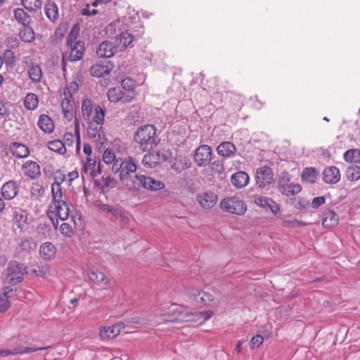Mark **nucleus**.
Here are the masks:
<instances>
[{"label":"nucleus","mask_w":360,"mask_h":360,"mask_svg":"<svg viewBox=\"0 0 360 360\" xmlns=\"http://www.w3.org/2000/svg\"><path fill=\"white\" fill-rule=\"evenodd\" d=\"M220 207L225 212L239 215L244 214L246 210L245 203L236 196L223 199L220 202Z\"/></svg>","instance_id":"obj_5"},{"label":"nucleus","mask_w":360,"mask_h":360,"mask_svg":"<svg viewBox=\"0 0 360 360\" xmlns=\"http://www.w3.org/2000/svg\"><path fill=\"white\" fill-rule=\"evenodd\" d=\"M319 172L314 167H306L303 169L301 178L303 181L314 184L318 178Z\"/></svg>","instance_id":"obj_37"},{"label":"nucleus","mask_w":360,"mask_h":360,"mask_svg":"<svg viewBox=\"0 0 360 360\" xmlns=\"http://www.w3.org/2000/svg\"><path fill=\"white\" fill-rule=\"evenodd\" d=\"M21 4L27 11L30 12H36L42 6L41 0H21Z\"/></svg>","instance_id":"obj_48"},{"label":"nucleus","mask_w":360,"mask_h":360,"mask_svg":"<svg viewBox=\"0 0 360 360\" xmlns=\"http://www.w3.org/2000/svg\"><path fill=\"white\" fill-rule=\"evenodd\" d=\"M134 81L129 77L122 80L121 88L126 92H135L134 91Z\"/></svg>","instance_id":"obj_55"},{"label":"nucleus","mask_w":360,"mask_h":360,"mask_svg":"<svg viewBox=\"0 0 360 360\" xmlns=\"http://www.w3.org/2000/svg\"><path fill=\"white\" fill-rule=\"evenodd\" d=\"M344 160L347 162L360 163V150H347L343 155Z\"/></svg>","instance_id":"obj_47"},{"label":"nucleus","mask_w":360,"mask_h":360,"mask_svg":"<svg viewBox=\"0 0 360 360\" xmlns=\"http://www.w3.org/2000/svg\"><path fill=\"white\" fill-rule=\"evenodd\" d=\"M134 40H135V37L125 29L116 36L115 43L117 49L122 51L129 46H133Z\"/></svg>","instance_id":"obj_17"},{"label":"nucleus","mask_w":360,"mask_h":360,"mask_svg":"<svg viewBox=\"0 0 360 360\" xmlns=\"http://www.w3.org/2000/svg\"><path fill=\"white\" fill-rule=\"evenodd\" d=\"M75 27L68 34L66 42L69 51L65 53V57L71 62L80 60L84 51V42L82 40H77V32H75Z\"/></svg>","instance_id":"obj_2"},{"label":"nucleus","mask_w":360,"mask_h":360,"mask_svg":"<svg viewBox=\"0 0 360 360\" xmlns=\"http://www.w3.org/2000/svg\"><path fill=\"white\" fill-rule=\"evenodd\" d=\"M10 103L8 101H0V117L7 120L10 115Z\"/></svg>","instance_id":"obj_54"},{"label":"nucleus","mask_w":360,"mask_h":360,"mask_svg":"<svg viewBox=\"0 0 360 360\" xmlns=\"http://www.w3.org/2000/svg\"><path fill=\"white\" fill-rule=\"evenodd\" d=\"M108 98L110 102H122L123 103H129L135 97V92H126L121 87H114L110 89L107 93Z\"/></svg>","instance_id":"obj_9"},{"label":"nucleus","mask_w":360,"mask_h":360,"mask_svg":"<svg viewBox=\"0 0 360 360\" xmlns=\"http://www.w3.org/2000/svg\"><path fill=\"white\" fill-rule=\"evenodd\" d=\"M101 174V162L97 163L96 158L87 157L86 162H84L81 171V175L83 179L85 178L94 179Z\"/></svg>","instance_id":"obj_6"},{"label":"nucleus","mask_w":360,"mask_h":360,"mask_svg":"<svg viewBox=\"0 0 360 360\" xmlns=\"http://www.w3.org/2000/svg\"><path fill=\"white\" fill-rule=\"evenodd\" d=\"M19 186L16 181L11 180L5 183L1 190V193L5 200H12L18 193Z\"/></svg>","instance_id":"obj_18"},{"label":"nucleus","mask_w":360,"mask_h":360,"mask_svg":"<svg viewBox=\"0 0 360 360\" xmlns=\"http://www.w3.org/2000/svg\"><path fill=\"white\" fill-rule=\"evenodd\" d=\"M37 125L41 131L46 134L53 132L54 129L53 120L46 115H41L39 116Z\"/></svg>","instance_id":"obj_33"},{"label":"nucleus","mask_w":360,"mask_h":360,"mask_svg":"<svg viewBox=\"0 0 360 360\" xmlns=\"http://www.w3.org/2000/svg\"><path fill=\"white\" fill-rule=\"evenodd\" d=\"M39 103L37 96L34 93H28L24 98V105L29 110H35Z\"/></svg>","instance_id":"obj_44"},{"label":"nucleus","mask_w":360,"mask_h":360,"mask_svg":"<svg viewBox=\"0 0 360 360\" xmlns=\"http://www.w3.org/2000/svg\"><path fill=\"white\" fill-rule=\"evenodd\" d=\"M345 176L351 181L359 180L360 179V167L357 165L348 167L345 172Z\"/></svg>","instance_id":"obj_49"},{"label":"nucleus","mask_w":360,"mask_h":360,"mask_svg":"<svg viewBox=\"0 0 360 360\" xmlns=\"http://www.w3.org/2000/svg\"><path fill=\"white\" fill-rule=\"evenodd\" d=\"M59 228L60 232L65 237H71L76 231V226H54L57 230Z\"/></svg>","instance_id":"obj_57"},{"label":"nucleus","mask_w":360,"mask_h":360,"mask_svg":"<svg viewBox=\"0 0 360 360\" xmlns=\"http://www.w3.org/2000/svg\"><path fill=\"white\" fill-rule=\"evenodd\" d=\"M201 290L195 288H188L187 290V295L191 300L198 304L199 301L201 300Z\"/></svg>","instance_id":"obj_53"},{"label":"nucleus","mask_w":360,"mask_h":360,"mask_svg":"<svg viewBox=\"0 0 360 360\" xmlns=\"http://www.w3.org/2000/svg\"><path fill=\"white\" fill-rule=\"evenodd\" d=\"M117 46L109 41H105L100 44L97 50L96 54L99 58H110L117 51Z\"/></svg>","instance_id":"obj_19"},{"label":"nucleus","mask_w":360,"mask_h":360,"mask_svg":"<svg viewBox=\"0 0 360 360\" xmlns=\"http://www.w3.org/2000/svg\"><path fill=\"white\" fill-rule=\"evenodd\" d=\"M196 200L202 208L210 210L217 204L218 196L214 192L205 191L198 193Z\"/></svg>","instance_id":"obj_11"},{"label":"nucleus","mask_w":360,"mask_h":360,"mask_svg":"<svg viewBox=\"0 0 360 360\" xmlns=\"http://www.w3.org/2000/svg\"><path fill=\"white\" fill-rule=\"evenodd\" d=\"M12 217L13 224L17 225H24L32 223L33 217L25 210L20 207H15L12 210Z\"/></svg>","instance_id":"obj_15"},{"label":"nucleus","mask_w":360,"mask_h":360,"mask_svg":"<svg viewBox=\"0 0 360 360\" xmlns=\"http://www.w3.org/2000/svg\"><path fill=\"white\" fill-rule=\"evenodd\" d=\"M217 150L220 156L228 158L233 156L236 152V148L233 143L224 141L218 146Z\"/></svg>","instance_id":"obj_28"},{"label":"nucleus","mask_w":360,"mask_h":360,"mask_svg":"<svg viewBox=\"0 0 360 360\" xmlns=\"http://www.w3.org/2000/svg\"><path fill=\"white\" fill-rule=\"evenodd\" d=\"M256 185L259 188L269 186L274 181V174L271 167L262 166L258 167L255 175Z\"/></svg>","instance_id":"obj_8"},{"label":"nucleus","mask_w":360,"mask_h":360,"mask_svg":"<svg viewBox=\"0 0 360 360\" xmlns=\"http://www.w3.org/2000/svg\"><path fill=\"white\" fill-rule=\"evenodd\" d=\"M49 347H23L18 346L13 349H0V357H6L8 355L23 354L27 353H32L38 350H45L49 349Z\"/></svg>","instance_id":"obj_14"},{"label":"nucleus","mask_w":360,"mask_h":360,"mask_svg":"<svg viewBox=\"0 0 360 360\" xmlns=\"http://www.w3.org/2000/svg\"><path fill=\"white\" fill-rule=\"evenodd\" d=\"M44 13L51 22H56L59 18V12L57 4L52 0H48L44 5Z\"/></svg>","instance_id":"obj_22"},{"label":"nucleus","mask_w":360,"mask_h":360,"mask_svg":"<svg viewBox=\"0 0 360 360\" xmlns=\"http://www.w3.org/2000/svg\"><path fill=\"white\" fill-rule=\"evenodd\" d=\"M126 29L123 20L118 19L110 22L107 25L105 31L108 35H114L117 32L120 33L121 31H124Z\"/></svg>","instance_id":"obj_39"},{"label":"nucleus","mask_w":360,"mask_h":360,"mask_svg":"<svg viewBox=\"0 0 360 360\" xmlns=\"http://www.w3.org/2000/svg\"><path fill=\"white\" fill-rule=\"evenodd\" d=\"M105 115V110L100 105H97L94 108V113L92 119L87 122L89 127L87 129L88 135L91 138H96L98 134V125H102L104 122Z\"/></svg>","instance_id":"obj_7"},{"label":"nucleus","mask_w":360,"mask_h":360,"mask_svg":"<svg viewBox=\"0 0 360 360\" xmlns=\"http://www.w3.org/2000/svg\"><path fill=\"white\" fill-rule=\"evenodd\" d=\"M291 175L287 172H281L278 181V188H280L281 187V185H287L290 184V181L291 180Z\"/></svg>","instance_id":"obj_59"},{"label":"nucleus","mask_w":360,"mask_h":360,"mask_svg":"<svg viewBox=\"0 0 360 360\" xmlns=\"http://www.w3.org/2000/svg\"><path fill=\"white\" fill-rule=\"evenodd\" d=\"M14 18L22 26L29 25L31 22L30 16L22 8H15L13 11Z\"/></svg>","instance_id":"obj_40"},{"label":"nucleus","mask_w":360,"mask_h":360,"mask_svg":"<svg viewBox=\"0 0 360 360\" xmlns=\"http://www.w3.org/2000/svg\"><path fill=\"white\" fill-rule=\"evenodd\" d=\"M94 0H86L84 6L81 9L80 13L84 16H91L96 15L98 11L95 8L98 5H93Z\"/></svg>","instance_id":"obj_46"},{"label":"nucleus","mask_w":360,"mask_h":360,"mask_svg":"<svg viewBox=\"0 0 360 360\" xmlns=\"http://www.w3.org/2000/svg\"><path fill=\"white\" fill-rule=\"evenodd\" d=\"M4 58L6 65H8L10 67H13L15 64V58L13 51L10 50H7L4 53Z\"/></svg>","instance_id":"obj_61"},{"label":"nucleus","mask_w":360,"mask_h":360,"mask_svg":"<svg viewBox=\"0 0 360 360\" xmlns=\"http://www.w3.org/2000/svg\"><path fill=\"white\" fill-rule=\"evenodd\" d=\"M37 248V243L31 237H25L20 239L18 243L16 253L19 254L22 252H30Z\"/></svg>","instance_id":"obj_29"},{"label":"nucleus","mask_w":360,"mask_h":360,"mask_svg":"<svg viewBox=\"0 0 360 360\" xmlns=\"http://www.w3.org/2000/svg\"><path fill=\"white\" fill-rule=\"evenodd\" d=\"M68 28L67 22H60L54 32L53 37L56 40H61L65 35Z\"/></svg>","instance_id":"obj_52"},{"label":"nucleus","mask_w":360,"mask_h":360,"mask_svg":"<svg viewBox=\"0 0 360 360\" xmlns=\"http://www.w3.org/2000/svg\"><path fill=\"white\" fill-rule=\"evenodd\" d=\"M39 253L44 260L49 261L55 258L56 255V248L53 243L46 242L40 246Z\"/></svg>","instance_id":"obj_27"},{"label":"nucleus","mask_w":360,"mask_h":360,"mask_svg":"<svg viewBox=\"0 0 360 360\" xmlns=\"http://www.w3.org/2000/svg\"><path fill=\"white\" fill-rule=\"evenodd\" d=\"M271 199L267 197H262V196H258L256 197L255 199V202L261 207H263L264 209H268V206L269 205V203L271 202Z\"/></svg>","instance_id":"obj_62"},{"label":"nucleus","mask_w":360,"mask_h":360,"mask_svg":"<svg viewBox=\"0 0 360 360\" xmlns=\"http://www.w3.org/2000/svg\"><path fill=\"white\" fill-rule=\"evenodd\" d=\"M9 149L12 155L18 158H25L30 153L27 146L18 142L11 143Z\"/></svg>","instance_id":"obj_23"},{"label":"nucleus","mask_w":360,"mask_h":360,"mask_svg":"<svg viewBox=\"0 0 360 360\" xmlns=\"http://www.w3.org/2000/svg\"><path fill=\"white\" fill-rule=\"evenodd\" d=\"M122 164L121 172L119 176L120 180L124 181L131 177L132 174L135 173L137 166L134 160L131 157L123 159Z\"/></svg>","instance_id":"obj_16"},{"label":"nucleus","mask_w":360,"mask_h":360,"mask_svg":"<svg viewBox=\"0 0 360 360\" xmlns=\"http://www.w3.org/2000/svg\"><path fill=\"white\" fill-rule=\"evenodd\" d=\"M340 179V173L338 167L330 166L326 167L323 172V181L326 184H335Z\"/></svg>","instance_id":"obj_20"},{"label":"nucleus","mask_w":360,"mask_h":360,"mask_svg":"<svg viewBox=\"0 0 360 360\" xmlns=\"http://www.w3.org/2000/svg\"><path fill=\"white\" fill-rule=\"evenodd\" d=\"M264 342V338L261 335L253 336L250 342V348L259 347Z\"/></svg>","instance_id":"obj_64"},{"label":"nucleus","mask_w":360,"mask_h":360,"mask_svg":"<svg viewBox=\"0 0 360 360\" xmlns=\"http://www.w3.org/2000/svg\"><path fill=\"white\" fill-rule=\"evenodd\" d=\"M113 65L109 61H99L90 68V73L94 77H102L110 73Z\"/></svg>","instance_id":"obj_13"},{"label":"nucleus","mask_w":360,"mask_h":360,"mask_svg":"<svg viewBox=\"0 0 360 360\" xmlns=\"http://www.w3.org/2000/svg\"><path fill=\"white\" fill-rule=\"evenodd\" d=\"M249 180L248 174L243 171L236 172L232 175L231 179L232 185L237 188H242L246 186Z\"/></svg>","instance_id":"obj_26"},{"label":"nucleus","mask_w":360,"mask_h":360,"mask_svg":"<svg viewBox=\"0 0 360 360\" xmlns=\"http://www.w3.org/2000/svg\"><path fill=\"white\" fill-rule=\"evenodd\" d=\"M142 164L146 168H153L158 164L157 158L155 155L148 153L144 155L142 159Z\"/></svg>","instance_id":"obj_51"},{"label":"nucleus","mask_w":360,"mask_h":360,"mask_svg":"<svg viewBox=\"0 0 360 360\" xmlns=\"http://www.w3.org/2000/svg\"><path fill=\"white\" fill-rule=\"evenodd\" d=\"M195 314L190 312L188 309H181V307L177 309V320L178 322H189L195 321Z\"/></svg>","instance_id":"obj_43"},{"label":"nucleus","mask_w":360,"mask_h":360,"mask_svg":"<svg viewBox=\"0 0 360 360\" xmlns=\"http://www.w3.org/2000/svg\"><path fill=\"white\" fill-rule=\"evenodd\" d=\"M32 273L37 276L46 278L49 274V268L46 264L38 266L37 269H32Z\"/></svg>","instance_id":"obj_56"},{"label":"nucleus","mask_w":360,"mask_h":360,"mask_svg":"<svg viewBox=\"0 0 360 360\" xmlns=\"http://www.w3.org/2000/svg\"><path fill=\"white\" fill-rule=\"evenodd\" d=\"M210 164L211 165V169L215 173L220 174L224 170L223 163L219 160L210 162Z\"/></svg>","instance_id":"obj_63"},{"label":"nucleus","mask_w":360,"mask_h":360,"mask_svg":"<svg viewBox=\"0 0 360 360\" xmlns=\"http://www.w3.org/2000/svg\"><path fill=\"white\" fill-rule=\"evenodd\" d=\"M120 334L119 329L112 326H104L100 330V337L101 340L112 339Z\"/></svg>","instance_id":"obj_42"},{"label":"nucleus","mask_w":360,"mask_h":360,"mask_svg":"<svg viewBox=\"0 0 360 360\" xmlns=\"http://www.w3.org/2000/svg\"><path fill=\"white\" fill-rule=\"evenodd\" d=\"M69 216V206L67 202L62 201L60 203H56L55 210L48 213V217L52 221L53 225H55L54 218L65 221Z\"/></svg>","instance_id":"obj_12"},{"label":"nucleus","mask_w":360,"mask_h":360,"mask_svg":"<svg viewBox=\"0 0 360 360\" xmlns=\"http://www.w3.org/2000/svg\"><path fill=\"white\" fill-rule=\"evenodd\" d=\"M65 179V176H63L60 181H56L52 184L51 193L53 195V201L54 203H60L62 201H65L63 200V193L60 186V184L64 181Z\"/></svg>","instance_id":"obj_35"},{"label":"nucleus","mask_w":360,"mask_h":360,"mask_svg":"<svg viewBox=\"0 0 360 360\" xmlns=\"http://www.w3.org/2000/svg\"><path fill=\"white\" fill-rule=\"evenodd\" d=\"M19 37L22 41L30 43L34 40L35 33L30 25L23 26V27L20 30Z\"/></svg>","instance_id":"obj_41"},{"label":"nucleus","mask_w":360,"mask_h":360,"mask_svg":"<svg viewBox=\"0 0 360 360\" xmlns=\"http://www.w3.org/2000/svg\"><path fill=\"white\" fill-rule=\"evenodd\" d=\"M63 116L68 121L72 120L74 117V107L68 97H65L60 103Z\"/></svg>","instance_id":"obj_38"},{"label":"nucleus","mask_w":360,"mask_h":360,"mask_svg":"<svg viewBox=\"0 0 360 360\" xmlns=\"http://www.w3.org/2000/svg\"><path fill=\"white\" fill-rule=\"evenodd\" d=\"M278 191L284 195L292 197L302 191V186L299 184L291 183L285 186L281 185Z\"/></svg>","instance_id":"obj_34"},{"label":"nucleus","mask_w":360,"mask_h":360,"mask_svg":"<svg viewBox=\"0 0 360 360\" xmlns=\"http://www.w3.org/2000/svg\"><path fill=\"white\" fill-rule=\"evenodd\" d=\"M176 318H177V309H171L168 314H165L162 316V319L165 322H178L177 320H176Z\"/></svg>","instance_id":"obj_58"},{"label":"nucleus","mask_w":360,"mask_h":360,"mask_svg":"<svg viewBox=\"0 0 360 360\" xmlns=\"http://www.w3.org/2000/svg\"><path fill=\"white\" fill-rule=\"evenodd\" d=\"M191 166V162L186 157L177 156L173 160L171 168L177 173H180L182 171L190 168Z\"/></svg>","instance_id":"obj_30"},{"label":"nucleus","mask_w":360,"mask_h":360,"mask_svg":"<svg viewBox=\"0 0 360 360\" xmlns=\"http://www.w3.org/2000/svg\"><path fill=\"white\" fill-rule=\"evenodd\" d=\"M98 105H93L92 101L90 98H85L82 100V117L84 120L86 122H89L92 117V112L93 110L94 111V108Z\"/></svg>","instance_id":"obj_32"},{"label":"nucleus","mask_w":360,"mask_h":360,"mask_svg":"<svg viewBox=\"0 0 360 360\" xmlns=\"http://www.w3.org/2000/svg\"><path fill=\"white\" fill-rule=\"evenodd\" d=\"M200 307H214L215 303L214 296L207 292L201 290V300L198 304Z\"/></svg>","instance_id":"obj_45"},{"label":"nucleus","mask_w":360,"mask_h":360,"mask_svg":"<svg viewBox=\"0 0 360 360\" xmlns=\"http://www.w3.org/2000/svg\"><path fill=\"white\" fill-rule=\"evenodd\" d=\"M27 267L23 268V265L17 261H10L7 266V274L6 276V281L11 285H15L23 280L24 270L25 273Z\"/></svg>","instance_id":"obj_4"},{"label":"nucleus","mask_w":360,"mask_h":360,"mask_svg":"<svg viewBox=\"0 0 360 360\" xmlns=\"http://www.w3.org/2000/svg\"><path fill=\"white\" fill-rule=\"evenodd\" d=\"M131 184V187L136 190H139L141 187L150 191H158L165 188L162 181L145 175L136 174Z\"/></svg>","instance_id":"obj_3"},{"label":"nucleus","mask_w":360,"mask_h":360,"mask_svg":"<svg viewBox=\"0 0 360 360\" xmlns=\"http://www.w3.org/2000/svg\"><path fill=\"white\" fill-rule=\"evenodd\" d=\"M48 148L51 150L56 152L60 155H63L66 152V148L65 146V143L58 139H56V140L49 141L48 143Z\"/></svg>","instance_id":"obj_50"},{"label":"nucleus","mask_w":360,"mask_h":360,"mask_svg":"<svg viewBox=\"0 0 360 360\" xmlns=\"http://www.w3.org/2000/svg\"><path fill=\"white\" fill-rule=\"evenodd\" d=\"M321 221L322 225H338L339 217L334 210H327L322 213Z\"/></svg>","instance_id":"obj_36"},{"label":"nucleus","mask_w":360,"mask_h":360,"mask_svg":"<svg viewBox=\"0 0 360 360\" xmlns=\"http://www.w3.org/2000/svg\"><path fill=\"white\" fill-rule=\"evenodd\" d=\"M115 160H116L115 155L111 150H110L108 148L105 150V151L103 154V160L105 164H107V165L111 164Z\"/></svg>","instance_id":"obj_60"},{"label":"nucleus","mask_w":360,"mask_h":360,"mask_svg":"<svg viewBox=\"0 0 360 360\" xmlns=\"http://www.w3.org/2000/svg\"><path fill=\"white\" fill-rule=\"evenodd\" d=\"M16 288H4V292H0V312H6L11 307L9 298L15 295Z\"/></svg>","instance_id":"obj_21"},{"label":"nucleus","mask_w":360,"mask_h":360,"mask_svg":"<svg viewBox=\"0 0 360 360\" xmlns=\"http://www.w3.org/2000/svg\"><path fill=\"white\" fill-rule=\"evenodd\" d=\"M212 150L208 145H201L195 150L194 161L200 167H206L212 160Z\"/></svg>","instance_id":"obj_10"},{"label":"nucleus","mask_w":360,"mask_h":360,"mask_svg":"<svg viewBox=\"0 0 360 360\" xmlns=\"http://www.w3.org/2000/svg\"><path fill=\"white\" fill-rule=\"evenodd\" d=\"M27 74L30 79L34 84L41 82L42 79V70L39 65L30 63L27 68Z\"/></svg>","instance_id":"obj_24"},{"label":"nucleus","mask_w":360,"mask_h":360,"mask_svg":"<svg viewBox=\"0 0 360 360\" xmlns=\"http://www.w3.org/2000/svg\"><path fill=\"white\" fill-rule=\"evenodd\" d=\"M24 174L32 179L37 178L40 175V166L34 161H27L22 165Z\"/></svg>","instance_id":"obj_25"},{"label":"nucleus","mask_w":360,"mask_h":360,"mask_svg":"<svg viewBox=\"0 0 360 360\" xmlns=\"http://www.w3.org/2000/svg\"><path fill=\"white\" fill-rule=\"evenodd\" d=\"M133 139L140 150L143 152L153 150L160 141L156 127L153 124L141 126L134 133Z\"/></svg>","instance_id":"obj_1"},{"label":"nucleus","mask_w":360,"mask_h":360,"mask_svg":"<svg viewBox=\"0 0 360 360\" xmlns=\"http://www.w3.org/2000/svg\"><path fill=\"white\" fill-rule=\"evenodd\" d=\"M89 278L96 285L101 287H105L110 283V279L98 270H92L89 274Z\"/></svg>","instance_id":"obj_31"}]
</instances>
